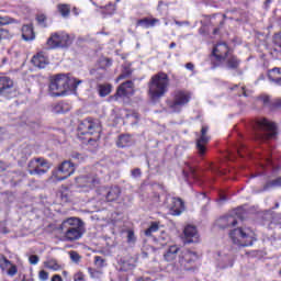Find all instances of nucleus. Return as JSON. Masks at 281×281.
Returning <instances> with one entry per match:
<instances>
[{
	"label": "nucleus",
	"mask_w": 281,
	"mask_h": 281,
	"mask_svg": "<svg viewBox=\"0 0 281 281\" xmlns=\"http://www.w3.org/2000/svg\"><path fill=\"white\" fill-rule=\"evenodd\" d=\"M0 95L11 100V98H16L19 95V90L16 89V83L10 77H0Z\"/></svg>",
	"instance_id": "0eeeda50"
},
{
	"label": "nucleus",
	"mask_w": 281,
	"mask_h": 281,
	"mask_svg": "<svg viewBox=\"0 0 281 281\" xmlns=\"http://www.w3.org/2000/svg\"><path fill=\"white\" fill-rule=\"evenodd\" d=\"M155 23H159V20H158V19H151V20H149V27L155 26Z\"/></svg>",
	"instance_id": "13d9d810"
},
{
	"label": "nucleus",
	"mask_w": 281,
	"mask_h": 281,
	"mask_svg": "<svg viewBox=\"0 0 281 281\" xmlns=\"http://www.w3.org/2000/svg\"><path fill=\"white\" fill-rule=\"evenodd\" d=\"M104 192L105 201H108V203H113V201H117L120 199V194H122V189L115 186L104 189Z\"/></svg>",
	"instance_id": "aec40b11"
},
{
	"label": "nucleus",
	"mask_w": 281,
	"mask_h": 281,
	"mask_svg": "<svg viewBox=\"0 0 281 281\" xmlns=\"http://www.w3.org/2000/svg\"><path fill=\"white\" fill-rule=\"evenodd\" d=\"M76 183L79 188H89L90 190H93V188L100 186V178L93 173L89 176H80L76 178Z\"/></svg>",
	"instance_id": "f8f14e48"
},
{
	"label": "nucleus",
	"mask_w": 281,
	"mask_h": 281,
	"mask_svg": "<svg viewBox=\"0 0 281 281\" xmlns=\"http://www.w3.org/2000/svg\"><path fill=\"white\" fill-rule=\"evenodd\" d=\"M8 38H12V34L7 29H0V43L1 41H8Z\"/></svg>",
	"instance_id": "c9c22d12"
},
{
	"label": "nucleus",
	"mask_w": 281,
	"mask_h": 281,
	"mask_svg": "<svg viewBox=\"0 0 281 281\" xmlns=\"http://www.w3.org/2000/svg\"><path fill=\"white\" fill-rule=\"evenodd\" d=\"M57 10L64 19L69 18V14H71V5L69 4H65V3L57 4Z\"/></svg>",
	"instance_id": "c85d7f7f"
},
{
	"label": "nucleus",
	"mask_w": 281,
	"mask_h": 281,
	"mask_svg": "<svg viewBox=\"0 0 281 281\" xmlns=\"http://www.w3.org/2000/svg\"><path fill=\"white\" fill-rule=\"evenodd\" d=\"M52 281H63V277H60V274H55L53 276Z\"/></svg>",
	"instance_id": "4d7b16f0"
},
{
	"label": "nucleus",
	"mask_w": 281,
	"mask_h": 281,
	"mask_svg": "<svg viewBox=\"0 0 281 281\" xmlns=\"http://www.w3.org/2000/svg\"><path fill=\"white\" fill-rule=\"evenodd\" d=\"M270 188H281V177H279V178H277V179H274L272 181H268L263 186L261 192H267V190H269Z\"/></svg>",
	"instance_id": "c756f323"
},
{
	"label": "nucleus",
	"mask_w": 281,
	"mask_h": 281,
	"mask_svg": "<svg viewBox=\"0 0 281 281\" xmlns=\"http://www.w3.org/2000/svg\"><path fill=\"white\" fill-rule=\"evenodd\" d=\"M91 76H94V78H97V80H101V78H103L104 74L100 72L98 69H92L90 71Z\"/></svg>",
	"instance_id": "c03bdc74"
},
{
	"label": "nucleus",
	"mask_w": 281,
	"mask_h": 281,
	"mask_svg": "<svg viewBox=\"0 0 281 281\" xmlns=\"http://www.w3.org/2000/svg\"><path fill=\"white\" fill-rule=\"evenodd\" d=\"M217 227L220 229H229V227H235V225H238V217L235 215H226L216 221Z\"/></svg>",
	"instance_id": "6ab92c4d"
},
{
	"label": "nucleus",
	"mask_w": 281,
	"mask_h": 281,
	"mask_svg": "<svg viewBox=\"0 0 281 281\" xmlns=\"http://www.w3.org/2000/svg\"><path fill=\"white\" fill-rule=\"evenodd\" d=\"M45 269H50L52 271H58L60 269V265L54 259L47 260L44 262Z\"/></svg>",
	"instance_id": "2f4dec72"
},
{
	"label": "nucleus",
	"mask_w": 281,
	"mask_h": 281,
	"mask_svg": "<svg viewBox=\"0 0 281 281\" xmlns=\"http://www.w3.org/2000/svg\"><path fill=\"white\" fill-rule=\"evenodd\" d=\"M133 81L128 80L119 86L116 93L112 97V100H120V98H127L133 94Z\"/></svg>",
	"instance_id": "f3484780"
},
{
	"label": "nucleus",
	"mask_w": 281,
	"mask_h": 281,
	"mask_svg": "<svg viewBox=\"0 0 281 281\" xmlns=\"http://www.w3.org/2000/svg\"><path fill=\"white\" fill-rule=\"evenodd\" d=\"M137 25H143V27H150V19L145 18L137 21Z\"/></svg>",
	"instance_id": "79ce46f5"
},
{
	"label": "nucleus",
	"mask_w": 281,
	"mask_h": 281,
	"mask_svg": "<svg viewBox=\"0 0 281 281\" xmlns=\"http://www.w3.org/2000/svg\"><path fill=\"white\" fill-rule=\"evenodd\" d=\"M94 262H95V265H99V262L100 263L104 262V259H102V257H100V256H97V257H94Z\"/></svg>",
	"instance_id": "6e6d98bb"
},
{
	"label": "nucleus",
	"mask_w": 281,
	"mask_h": 281,
	"mask_svg": "<svg viewBox=\"0 0 281 281\" xmlns=\"http://www.w3.org/2000/svg\"><path fill=\"white\" fill-rule=\"evenodd\" d=\"M243 150H247V148L245 147V145L239 144V146L236 147V151L240 157H243Z\"/></svg>",
	"instance_id": "8fccbe9b"
},
{
	"label": "nucleus",
	"mask_w": 281,
	"mask_h": 281,
	"mask_svg": "<svg viewBox=\"0 0 281 281\" xmlns=\"http://www.w3.org/2000/svg\"><path fill=\"white\" fill-rule=\"evenodd\" d=\"M10 23H14V19L5 16H0V25H10Z\"/></svg>",
	"instance_id": "ea45409f"
},
{
	"label": "nucleus",
	"mask_w": 281,
	"mask_h": 281,
	"mask_svg": "<svg viewBox=\"0 0 281 281\" xmlns=\"http://www.w3.org/2000/svg\"><path fill=\"white\" fill-rule=\"evenodd\" d=\"M47 45L50 49L56 47H69L71 45V37L67 33H53L47 40Z\"/></svg>",
	"instance_id": "9d476101"
},
{
	"label": "nucleus",
	"mask_w": 281,
	"mask_h": 281,
	"mask_svg": "<svg viewBox=\"0 0 281 281\" xmlns=\"http://www.w3.org/2000/svg\"><path fill=\"white\" fill-rule=\"evenodd\" d=\"M82 227L85 223L78 217H69L63 221L59 226L61 234H64L67 243H74V240H80L82 238Z\"/></svg>",
	"instance_id": "7ed1b4c3"
},
{
	"label": "nucleus",
	"mask_w": 281,
	"mask_h": 281,
	"mask_svg": "<svg viewBox=\"0 0 281 281\" xmlns=\"http://www.w3.org/2000/svg\"><path fill=\"white\" fill-rule=\"evenodd\" d=\"M229 238L238 247H251L256 243V233L251 228H235L229 232Z\"/></svg>",
	"instance_id": "39448f33"
},
{
	"label": "nucleus",
	"mask_w": 281,
	"mask_h": 281,
	"mask_svg": "<svg viewBox=\"0 0 281 281\" xmlns=\"http://www.w3.org/2000/svg\"><path fill=\"white\" fill-rule=\"evenodd\" d=\"M254 137L257 142H267L273 139L278 135V126L276 123L267 120L259 119L252 123Z\"/></svg>",
	"instance_id": "20e7f679"
},
{
	"label": "nucleus",
	"mask_w": 281,
	"mask_h": 281,
	"mask_svg": "<svg viewBox=\"0 0 281 281\" xmlns=\"http://www.w3.org/2000/svg\"><path fill=\"white\" fill-rule=\"evenodd\" d=\"M137 243V237L135 236V232L133 229L127 231V244L135 245Z\"/></svg>",
	"instance_id": "f704fd0d"
},
{
	"label": "nucleus",
	"mask_w": 281,
	"mask_h": 281,
	"mask_svg": "<svg viewBox=\"0 0 281 281\" xmlns=\"http://www.w3.org/2000/svg\"><path fill=\"white\" fill-rule=\"evenodd\" d=\"M192 95L188 91H177L175 94L173 102L169 105L171 109V113H179L182 106H186L188 102H190Z\"/></svg>",
	"instance_id": "9b49d317"
},
{
	"label": "nucleus",
	"mask_w": 281,
	"mask_h": 281,
	"mask_svg": "<svg viewBox=\"0 0 281 281\" xmlns=\"http://www.w3.org/2000/svg\"><path fill=\"white\" fill-rule=\"evenodd\" d=\"M132 71L128 68H125L123 72L119 76L117 80H124V78H128Z\"/></svg>",
	"instance_id": "37998d69"
},
{
	"label": "nucleus",
	"mask_w": 281,
	"mask_h": 281,
	"mask_svg": "<svg viewBox=\"0 0 281 281\" xmlns=\"http://www.w3.org/2000/svg\"><path fill=\"white\" fill-rule=\"evenodd\" d=\"M164 260H166V262L176 260L173 267L177 271H190L192 265L199 260V255L192 250H181L177 245H173L164 254Z\"/></svg>",
	"instance_id": "f257e3e1"
},
{
	"label": "nucleus",
	"mask_w": 281,
	"mask_h": 281,
	"mask_svg": "<svg viewBox=\"0 0 281 281\" xmlns=\"http://www.w3.org/2000/svg\"><path fill=\"white\" fill-rule=\"evenodd\" d=\"M0 234H8V228H5L4 226H1V224H0Z\"/></svg>",
	"instance_id": "e2e57ef3"
},
{
	"label": "nucleus",
	"mask_w": 281,
	"mask_h": 281,
	"mask_svg": "<svg viewBox=\"0 0 281 281\" xmlns=\"http://www.w3.org/2000/svg\"><path fill=\"white\" fill-rule=\"evenodd\" d=\"M170 79L166 72L154 75L149 81V93L151 98H161L168 91Z\"/></svg>",
	"instance_id": "423d86ee"
},
{
	"label": "nucleus",
	"mask_w": 281,
	"mask_h": 281,
	"mask_svg": "<svg viewBox=\"0 0 281 281\" xmlns=\"http://www.w3.org/2000/svg\"><path fill=\"white\" fill-rule=\"evenodd\" d=\"M198 199H205V193H200V194L198 195Z\"/></svg>",
	"instance_id": "774afa93"
},
{
	"label": "nucleus",
	"mask_w": 281,
	"mask_h": 281,
	"mask_svg": "<svg viewBox=\"0 0 281 281\" xmlns=\"http://www.w3.org/2000/svg\"><path fill=\"white\" fill-rule=\"evenodd\" d=\"M268 78L271 82H276L279 87H281V68H273L268 71Z\"/></svg>",
	"instance_id": "393cba45"
},
{
	"label": "nucleus",
	"mask_w": 281,
	"mask_h": 281,
	"mask_svg": "<svg viewBox=\"0 0 281 281\" xmlns=\"http://www.w3.org/2000/svg\"><path fill=\"white\" fill-rule=\"evenodd\" d=\"M70 157L74 161H77L78 164H82V161H85L86 157L83 154H80L78 151H72L70 154Z\"/></svg>",
	"instance_id": "72a5a7b5"
},
{
	"label": "nucleus",
	"mask_w": 281,
	"mask_h": 281,
	"mask_svg": "<svg viewBox=\"0 0 281 281\" xmlns=\"http://www.w3.org/2000/svg\"><path fill=\"white\" fill-rule=\"evenodd\" d=\"M132 177L134 179H137V178L142 177V169L136 168V169L132 170Z\"/></svg>",
	"instance_id": "49530a36"
},
{
	"label": "nucleus",
	"mask_w": 281,
	"mask_h": 281,
	"mask_svg": "<svg viewBox=\"0 0 281 281\" xmlns=\"http://www.w3.org/2000/svg\"><path fill=\"white\" fill-rule=\"evenodd\" d=\"M261 101L263 104H269V97L267 95L261 97Z\"/></svg>",
	"instance_id": "680f3d73"
},
{
	"label": "nucleus",
	"mask_w": 281,
	"mask_h": 281,
	"mask_svg": "<svg viewBox=\"0 0 281 281\" xmlns=\"http://www.w3.org/2000/svg\"><path fill=\"white\" fill-rule=\"evenodd\" d=\"M8 170V165L3 161L0 162V172Z\"/></svg>",
	"instance_id": "5fc2aeb1"
},
{
	"label": "nucleus",
	"mask_w": 281,
	"mask_h": 281,
	"mask_svg": "<svg viewBox=\"0 0 281 281\" xmlns=\"http://www.w3.org/2000/svg\"><path fill=\"white\" fill-rule=\"evenodd\" d=\"M8 177L11 183H13V186H16V183H21V181H23V179H25L27 175H25V172L23 171H11L8 173Z\"/></svg>",
	"instance_id": "b1692460"
},
{
	"label": "nucleus",
	"mask_w": 281,
	"mask_h": 281,
	"mask_svg": "<svg viewBox=\"0 0 281 281\" xmlns=\"http://www.w3.org/2000/svg\"><path fill=\"white\" fill-rule=\"evenodd\" d=\"M101 131L102 127H100V121L93 119H86L81 121L78 126L80 135H97V139H100Z\"/></svg>",
	"instance_id": "6e6552de"
},
{
	"label": "nucleus",
	"mask_w": 281,
	"mask_h": 281,
	"mask_svg": "<svg viewBox=\"0 0 281 281\" xmlns=\"http://www.w3.org/2000/svg\"><path fill=\"white\" fill-rule=\"evenodd\" d=\"M226 67L227 69H238V67H240V59L234 55L228 56Z\"/></svg>",
	"instance_id": "cd10ccee"
},
{
	"label": "nucleus",
	"mask_w": 281,
	"mask_h": 281,
	"mask_svg": "<svg viewBox=\"0 0 281 281\" xmlns=\"http://www.w3.org/2000/svg\"><path fill=\"white\" fill-rule=\"evenodd\" d=\"M167 203L172 216H181L183 210H186V204L180 198H169Z\"/></svg>",
	"instance_id": "2eb2a0df"
},
{
	"label": "nucleus",
	"mask_w": 281,
	"mask_h": 281,
	"mask_svg": "<svg viewBox=\"0 0 281 281\" xmlns=\"http://www.w3.org/2000/svg\"><path fill=\"white\" fill-rule=\"evenodd\" d=\"M155 23H159V20H158V19H151V20H149V27L155 26Z\"/></svg>",
	"instance_id": "bf43d9fd"
},
{
	"label": "nucleus",
	"mask_w": 281,
	"mask_h": 281,
	"mask_svg": "<svg viewBox=\"0 0 281 281\" xmlns=\"http://www.w3.org/2000/svg\"><path fill=\"white\" fill-rule=\"evenodd\" d=\"M22 38L24 41H34L36 38V35L34 34V29L30 25H24L22 27Z\"/></svg>",
	"instance_id": "a878e982"
},
{
	"label": "nucleus",
	"mask_w": 281,
	"mask_h": 281,
	"mask_svg": "<svg viewBox=\"0 0 281 281\" xmlns=\"http://www.w3.org/2000/svg\"><path fill=\"white\" fill-rule=\"evenodd\" d=\"M38 278L42 281L49 280V273H47V271H45V270H42L38 273Z\"/></svg>",
	"instance_id": "a18cd8bd"
},
{
	"label": "nucleus",
	"mask_w": 281,
	"mask_h": 281,
	"mask_svg": "<svg viewBox=\"0 0 281 281\" xmlns=\"http://www.w3.org/2000/svg\"><path fill=\"white\" fill-rule=\"evenodd\" d=\"M31 265H38V256L32 255L29 258Z\"/></svg>",
	"instance_id": "09e8293b"
},
{
	"label": "nucleus",
	"mask_w": 281,
	"mask_h": 281,
	"mask_svg": "<svg viewBox=\"0 0 281 281\" xmlns=\"http://www.w3.org/2000/svg\"><path fill=\"white\" fill-rule=\"evenodd\" d=\"M49 168H52V164L47 161L45 158H33L27 164V171L31 175H37L38 177L46 175L49 172Z\"/></svg>",
	"instance_id": "1a4fd4ad"
},
{
	"label": "nucleus",
	"mask_w": 281,
	"mask_h": 281,
	"mask_svg": "<svg viewBox=\"0 0 281 281\" xmlns=\"http://www.w3.org/2000/svg\"><path fill=\"white\" fill-rule=\"evenodd\" d=\"M207 131H210V127L203 125L200 136L196 138V148L199 155H205V146H207V144L210 143V136L207 135Z\"/></svg>",
	"instance_id": "dca6fc26"
},
{
	"label": "nucleus",
	"mask_w": 281,
	"mask_h": 281,
	"mask_svg": "<svg viewBox=\"0 0 281 281\" xmlns=\"http://www.w3.org/2000/svg\"><path fill=\"white\" fill-rule=\"evenodd\" d=\"M99 95L101 98H106L111 93V85H99L98 86Z\"/></svg>",
	"instance_id": "7c9ffc66"
},
{
	"label": "nucleus",
	"mask_w": 281,
	"mask_h": 281,
	"mask_svg": "<svg viewBox=\"0 0 281 281\" xmlns=\"http://www.w3.org/2000/svg\"><path fill=\"white\" fill-rule=\"evenodd\" d=\"M183 175L186 178L191 177L195 181H199L201 177L199 172H196V168L192 167L190 164H187V169L183 170Z\"/></svg>",
	"instance_id": "bb28decb"
},
{
	"label": "nucleus",
	"mask_w": 281,
	"mask_h": 281,
	"mask_svg": "<svg viewBox=\"0 0 281 281\" xmlns=\"http://www.w3.org/2000/svg\"><path fill=\"white\" fill-rule=\"evenodd\" d=\"M72 14H75V16H78V14H80V11L78 10V8H74L72 9Z\"/></svg>",
	"instance_id": "0e129e2a"
},
{
	"label": "nucleus",
	"mask_w": 281,
	"mask_h": 281,
	"mask_svg": "<svg viewBox=\"0 0 281 281\" xmlns=\"http://www.w3.org/2000/svg\"><path fill=\"white\" fill-rule=\"evenodd\" d=\"M186 67H187V69H189L190 71H194V64L188 63V64L186 65Z\"/></svg>",
	"instance_id": "052dcab7"
},
{
	"label": "nucleus",
	"mask_w": 281,
	"mask_h": 281,
	"mask_svg": "<svg viewBox=\"0 0 281 281\" xmlns=\"http://www.w3.org/2000/svg\"><path fill=\"white\" fill-rule=\"evenodd\" d=\"M137 281H151L149 278H140Z\"/></svg>",
	"instance_id": "338daca9"
},
{
	"label": "nucleus",
	"mask_w": 281,
	"mask_h": 281,
	"mask_svg": "<svg viewBox=\"0 0 281 281\" xmlns=\"http://www.w3.org/2000/svg\"><path fill=\"white\" fill-rule=\"evenodd\" d=\"M184 238L186 243H199V233L196 232V227L192 225H188L184 228Z\"/></svg>",
	"instance_id": "412c9836"
},
{
	"label": "nucleus",
	"mask_w": 281,
	"mask_h": 281,
	"mask_svg": "<svg viewBox=\"0 0 281 281\" xmlns=\"http://www.w3.org/2000/svg\"><path fill=\"white\" fill-rule=\"evenodd\" d=\"M81 80L69 79L67 75H56L50 79L49 94L53 98H59L60 95H67L70 91H76Z\"/></svg>",
	"instance_id": "f03ea898"
},
{
	"label": "nucleus",
	"mask_w": 281,
	"mask_h": 281,
	"mask_svg": "<svg viewBox=\"0 0 281 281\" xmlns=\"http://www.w3.org/2000/svg\"><path fill=\"white\" fill-rule=\"evenodd\" d=\"M117 148H128V146H133V138L128 134L120 135L116 140Z\"/></svg>",
	"instance_id": "5701e85b"
},
{
	"label": "nucleus",
	"mask_w": 281,
	"mask_h": 281,
	"mask_svg": "<svg viewBox=\"0 0 281 281\" xmlns=\"http://www.w3.org/2000/svg\"><path fill=\"white\" fill-rule=\"evenodd\" d=\"M274 106H281V99H277V100H276Z\"/></svg>",
	"instance_id": "69168bd1"
},
{
	"label": "nucleus",
	"mask_w": 281,
	"mask_h": 281,
	"mask_svg": "<svg viewBox=\"0 0 281 281\" xmlns=\"http://www.w3.org/2000/svg\"><path fill=\"white\" fill-rule=\"evenodd\" d=\"M36 21L40 25H42V27H47V25L45 24V21H47V18L44 14L37 15Z\"/></svg>",
	"instance_id": "a19ab883"
},
{
	"label": "nucleus",
	"mask_w": 281,
	"mask_h": 281,
	"mask_svg": "<svg viewBox=\"0 0 281 281\" xmlns=\"http://www.w3.org/2000/svg\"><path fill=\"white\" fill-rule=\"evenodd\" d=\"M216 262L220 269L234 267V255H232V252H220L217 255Z\"/></svg>",
	"instance_id": "a211bd4d"
},
{
	"label": "nucleus",
	"mask_w": 281,
	"mask_h": 281,
	"mask_svg": "<svg viewBox=\"0 0 281 281\" xmlns=\"http://www.w3.org/2000/svg\"><path fill=\"white\" fill-rule=\"evenodd\" d=\"M212 56L216 63H223L229 56V46L225 42L216 44L213 48Z\"/></svg>",
	"instance_id": "4468645a"
},
{
	"label": "nucleus",
	"mask_w": 281,
	"mask_h": 281,
	"mask_svg": "<svg viewBox=\"0 0 281 281\" xmlns=\"http://www.w3.org/2000/svg\"><path fill=\"white\" fill-rule=\"evenodd\" d=\"M55 113H65V110H63V104L58 103L55 106Z\"/></svg>",
	"instance_id": "603ef678"
},
{
	"label": "nucleus",
	"mask_w": 281,
	"mask_h": 281,
	"mask_svg": "<svg viewBox=\"0 0 281 281\" xmlns=\"http://www.w3.org/2000/svg\"><path fill=\"white\" fill-rule=\"evenodd\" d=\"M18 269L16 266L11 265V267L8 270V276H16Z\"/></svg>",
	"instance_id": "de8ad7c7"
},
{
	"label": "nucleus",
	"mask_w": 281,
	"mask_h": 281,
	"mask_svg": "<svg viewBox=\"0 0 281 281\" xmlns=\"http://www.w3.org/2000/svg\"><path fill=\"white\" fill-rule=\"evenodd\" d=\"M75 281H85V276L82 273L75 274Z\"/></svg>",
	"instance_id": "864d4df0"
},
{
	"label": "nucleus",
	"mask_w": 281,
	"mask_h": 281,
	"mask_svg": "<svg viewBox=\"0 0 281 281\" xmlns=\"http://www.w3.org/2000/svg\"><path fill=\"white\" fill-rule=\"evenodd\" d=\"M169 237L166 235V233H162L160 237H158V243L161 247H166L168 245Z\"/></svg>",
	"instance_id": "4c0bfd02"
},
{
	"label": "nucleus",
	"mask_w": 281,
	"mask_h": 281,
	"mask_svg": "<svg viewBox=\"0 0 281 281\" xmlns=\"http://www.w3.org/2000/svg\"><path fill=\"white\" fill-rule=\"evenodd\" d=\"M31 63H33L34 67H37V69H45V67L49 65V59L43 53H37L33 56Z\"/></svg>",
	"instance_id": "4be33fe9"
},
{
	"label": "nucleus",
	"mask_w": 281,
	"mask_h": 281,
	"mask_svg": "<svg viewBox=\"0 0 281 281\" xmlns=\"http://www.w3.org/2000/svg\"><path fill=\"white\" fill-rule=\"evenodd\" d=\"M175 23H176V25H178V27H181V26H183V25H190V22H188V21H178V20H175Z\"/></svg>",
	"instance_id": "3c124183"
},
{
	"label": "nucleus",
	"mask_w": 281,
	"mask_h": 281,
	"mask_svg": "<svg viewBox=\"0 0 281 281\" xmlns=\"http://www.w3.org/2000/svg\"><path fill=\"white\" fill-rule=\"evenodd\" d=\"M58 172L63 175V177L56 175L55 178L57 181H65V179H69L74 172H76V167L74 166L71 160H65L58 166Z\"/></svg>",
	"instance_id": "ddd939ff"
},
{
	"label": "nucleus",
	"mask_w": 281,
	"mask_h": 281,
	"mask_svg": "<svg viewBox=\"0 0 281 281\" xmlns=\"http://www.w3.org/2000/svg\"><path fill=\"white\" fill-rule=\"evenodd\" d=\"M69 256L72 262H80V255L76 250H71Z\"/></svg>",
	"instance_id": "58836bf2"
},
{
	"label": "nucleus",
	"mask_w": 281,
	"mask_h": 281,
	"mask_svg": "<svg viewBox=\"0 0 281 281\" xmlns=\"http://www.w3.org/2000/svg\"><path fill=\"white\" fill-rule=\"evenodd\" d=\"M155 232H159V224L157 222L151 223V225L145 231V236H153Z\"/></svg>",
	"instance_id": "473e14b6"
},
{
	"label": "nucleus",
	"mask_w": 281,
	"mask_h": 281,
	"mask_svg": "<svg viewBox=\"0 0 281 281\" xmlns=\"http://www.w3.org/2000/svg\"><path fill=\"white\" fill-rule=\"evenodd\" d=\"M10 265L12 263L10 262V260H8V258H0V268L2 269V271H5L10 267Z\"/></svg>",
	"instance_id": "e433bc0d"
}]
</instances>
